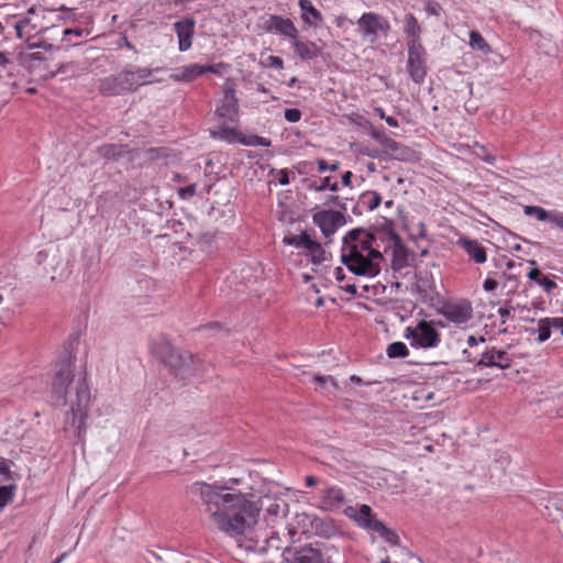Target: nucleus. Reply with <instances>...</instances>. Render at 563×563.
Wrapping results in <instances>:
<instances>
[{"label":"nucleus","mask_w":563,"mask_h":563,"mask_svg":"<svg viewBox=\"0 0 563 563\" xmlns=\"http://www.w3.org/2000/svg\"><path fill=\"white\" fill-rule=\"evenodd\" d=\"M187 490L205 518L231 538L246 536L258 521L261 508L240 492L205 482L192 483Z\"/></svg>","instance_id":"f257e3e1"},{"label":"nucleus","mask_w":563,"mask_h":563,"mask_svg":"<svg viewBox=\"0 0 563 563\" xmlns=\"http://www.w3.org/2000/svg\"><path fill=\"white\" fill-rule=\"evenodd\" d=\"M386 239L393 247L391 267L401 271L409 266V252L393 230L369 232L363 228L350 230L343 238L341 262L355 276L373 278L380 273L384 260L377 240Z\"/></svg>","instance_id":"f03ea898"},{"label":"nucleus","mask_w":563,"mask_h":563,"mask_svg":"<svg viewBox=\"0 0 563 563\" xmlns=\"http://www.w3.org/2000/svg\"><path fill=\"white\" fill-rule=\"evenodd\" d=\"M49 397L56 407L70 404L71 420L78 424L80 433L88 417L90 389L86 373H75L73 356L68 351L60 353L52 366Z\"/></svg>","instance_id":"7ed1b4c3"},{"label":"nucleus","mask_w":563,"mask_h":563,"mask_svg":"<svg viewBox=\"0 0 563 563\" xmlns=\"http://www.w3.org/2000/svg\"><path fill=\"white\" fill-rule=\"evenodd\" d=\"M155 353L176 378L186 379L194 375L195 356L190 352L176 349L168 341H162L156 345Z\"/></svg>","instance_id":"20e7f679"},{"label":"nucleus","mask_w":563,"mask_h":563,"mask_svg":"<svg viewBox=\"0 0 563 563\" xmlns=\"http://www.w3.org/2000/svg\"><path fill=\"white\" fill-rule=\"evenodd\" d=\"M344 515L354 520L361 528L368 531L376 532L390 545H399L400 539L397 532L372 515V508L368 505H362L360 509L353 506H347L344 509Z\"/></svg>","instance_id":"39448f33"},{"label":"nucleus","mask_w":563,"mask_h":563,"mask_svg":"<svg viewBox=\"0 0 563 563\" xmlns=\"http://www.w3.org/2000/svg\"><path fill=\"white\" fill-rule=\"evenodd\" d=\"M404 336L415 349H434L441 342V333L433 322L427 320L419 321L416 327H407Z\"/></svg>","instance_id":"423d86ee"},{"label":"nucleus","mask_w":563,"mask_h":563,"mask_svg":"<svg viewBox=\"0 0 563 563\" xmlns=\"http://www.w3.org/2000/svg\"><path fill=\"white\" fill-rule=\"evenodd\" d=\"M330 552L339 553L338 548L329 547L325 555L320 549L305 545L295 549L286 548L283 552L285 563H333Z\"/></svg>","instance_id":"0eeeda50"},{"label":"nucleus","mask_w":563,"mask_h":563,"mask_svg":"<svg viewBox=\"0 0 563 563\" xmlns=\"http://www.w3.org/2000/svg\"><path fill=\"white\" fill-rule=\"evenodd\" d=\"M133 75L131 69H124L118 74L110 75L100 80L98 89L103 96H121L133 91Z\"/></svg>","instance_id":"6e6552de"},{"label":"nucleus","mask_w":563,"mask_h":563,"mask_svg":"<svg viewBox=\"0 0 563 563\" xmlns=\"http://www.w3.org/2000/svg\"><path fill=\"white\" fill-rule=\"evenodd\" d=\"M408 59H407V71L409 77L416 84H421L427 75V51L422 44L409 45Z\"/></svg>","instance_id":"1a4fd4ad"},{"label":"nucleus","mask_w":563,"mask_h":563,"mask_svg":"<svg viewBox=\"0 0 563 563\" xmlns=\"http://www.w3.org/2000/svg\"><path fill=\"white\" fill-rule=\"evenodd\" d=\"M257 26L264 33L283 35L288 37L289 41L298 34V30L290 19L277 14H268L266 18H262V22Z\"/></svg>","instance_id":"9d476101"},{"label":"nucleus","mask_w":563,"mask_h":563,"mask_svg":"<svg viewBox=\"0 0 563 563\" xmlns=\"http://www.w3.org/2000/svg\"><path fill=\"white\" fill-rule=\"evenodd\" d=\"M85 20L86 26L67 27L63 31L60 43L57 45V49L67 51L70 47L79 46L82 43V38L92 35L93 16L87 15Z\"/></svg>","instance_id":"9b49d317"},{"label":"nucleus","mask_w":563,"mask_h":563,"mask_svg":"<svg viewBox=\"0 0 563 563\" xmlns=\"http://www.w3.org/2000/svg\"><path fill=\"white\" fill-rule=\"evenodd\" d=\"M217 114L230 122H233L239 113V103L235 97V89L232 81L227 80L223 85V98L217 108Z\"/></svg>","instance_id":"f8f14e48"},{"label":"nucleus","mask_w":563,"mask_h":563,"mask_svg":"<svg viewBox=\"0 0 563 563\" xmlns=\"http://www.w3.org/2000/svg\"><path fill=\"white\" fill-rule=\"evenodd\" d=\"M313 222L320 228L324 238L330 239L344 223V217L339 211H320L313 216Z\"/></svg>","instance_id":"ddd939ff"},{"label":"nucleus","mask_w":563,"mask_h":563,"mask_svg":"<svg viewBox=\"0 0 563 563\" xmlns=\"http://www.w3.org/2000/svg\"><path fill=\"white\" fill-rule=\"evenodd\" d=\"M440 313L450 322L455 324H463L470 321L473 317V309L470 302L445 303Z\"/></svg>","instance_id":"4468645a"},{"label":"nucleus","mask_w":563,"mask_h":563,"mask_svg":"<svg viewBox=\"0 0 563 563\" xmlns=\"http://www.w3.org/2000/svg\"><path fill=\"white\" fill-rule=\"evenodd\" d=\"M511 362L512 360L507 352L492 347L481 354L479 360L476 362V366L506 369L511 366Z\"/></svg>","instance_id":"2eb2a0df"},{"label":"nucleus","mask_w":563,"mask_h":563,"mask_svg":"<svg viewBox=\"0 0 563 563\" xmlns=\"http://www.w3.org/2000/svg\"><path fill=\"white\" fill-rule=\"evenodd\" d=\"M384 155L387 159H396L400 162H417L419 154L415 150L406 146L390 137L387 145L384 147Z\"/></svg>","instance_id":"dca6fc26"},{"label":"nucleus","mask_w":563,"mask_h":563,"mask_svg":"<svg viewBox=\"0 0 563 563\" xmlns=\"http://www.w3.org/2000/svg\"><path fill=\"white\" fill-rule=\"evenodd\" d=\"M196 21L192 18H184L174 23V30L178 37L180 52L188 51L192 45Z\"/></svg>","instance_id":"f3484780"},{"label":"nucleus","mask_w":563,"mask_h":563,"mask_svg":"<svg viewBox=\"0 0 563 563\" xmlns=\"http://www.w3.org/2000/svg\"><path fill=\"white\" fill-rule=\"evenodd\" d=\"M37 9L32 7L29 9L25 16L14 20L13 26L15 29L16 35L20 38H25L30 42L34 33H37L38 24L33 20V15H35Z\"/></svg>","instance_id":"a211bd4d"},{"label":"nucleus","mask_w":563,"mask_h":563,"mask_svg":"<svg viewBox=\"0 0 563 563\" xmlns=\"http://www.w3.org/2000/svg\"><path fill=\"white\" fill-rule=\"evenodd\" d=\"M296 55L302 60H312L319 57L322 49L319 45L311 41H302L298 38V34L290 41Z\"/></svg>","instance_id":"6ab92c4d"},{"label":"nucleus","mask_w":563,"mask_h":563,"mask_svg":"<svg viewBox=\"0 0 563 563\" xmlns=\"http://www.w3.org/2000/svg\"><path fill=\"white\" fill-rule=\"evenodd\" d=\"M345 504V495L338 486L327 487L321 493V507L325 510H336Z\"/></svg>","instance_id":"aec40b11"},{"label":"nucleus","mask_w":563,"mask_h":563,"mask_svg":"<svg viewBox=\"0 0 563 563\" xmlns=\"http://www.w3.org/2000/svg\"><path fill=\"white\" fill-rule=\"evenodd\" d=\"M362 36L369 43H375L378 38L377 34V13L366 12L357 21Z\"/></svg>","instance_id":"412c9836"},{"label":"nucleus","mask_w":563,"mask_h":563,"mask_svg":"<svg viewBox=\"0 0 563 563\" xmlns=\"http://www.w3.org/2000/svg\"><path fill=\"white\" fill-rule=\"evenodd\" d=\"M457 244L466 252L468 257L476 264H483L487 261L485 247L477 241L468 238H460Z\"/></svg>","instance_id":"4be33fe9"},{"label":"nucleus","mask_w":563,"mask_h":563,"mask_svg":"<svg viewBox=\"0 0 563 563\" xmlns=\"http://www.w3.org/2000/svg\"><path fill=\"white\" fill-rule=\"evenodd\" d=\"M298 5L301 11V20L306 25L319 27L322 24V14L310 0H299Z\"/></svg>","instance_id":"5701e85b"},{"label":"nucleus","mask_w":563,"mask_h":563,"mask_svg":"<svg viewBox=\"0 0 563 563\" xmlns=\"http://www.w3.org/2000/svg\"><path fill=\"white\" fill-rule=\"evenodd\" d=\"M23 64H26L30 74L34 77L35 80H44L46 78H40V74H44L47 70H54L51 68L46 58L42 57L41 53H32L27 55V57L23 60Z\"/></svg>","instance_id":"b1692460"},{"label":"nucleus","mask_w":563,"mask_h":563,"mask_svg":"<svg viewBox=\"0 0 563 563\" xmlns=\"http://www.w3.org/2000/svg\"><path fill=\"white\" fill-rule=\"evenodd\" d=\"M404 33L407 35V46L419 45L421 42L422 27L412 13H407L404 18Z\"/></svg>","instance_id":"393cba45"},{"label":"nucleus","mask_w":563,"mask_h":563,"mask_svg":"<svg viewBox=\"0 0 563 563\" xmlns=\"http://www.w3.org/2000/svg\"><path fill=\"white\" fill-rule=\"evenodd\" d=\"M552 329H562L563 335V317H547L538 321V339L539 343L545 342L551 336Z\"/></svg>","instance_id":"a878e982"},{"label":"nucleus","mask_w":563,"mask_h":563,"mask_svg":"<svg viewBox=\"0 0 563 563\" xmlns=\"http://www.w3.org/2000/svg\"><path fill=\"white\" fill-rule=\"evenodd\" d=\"M312 528L317 536L325 539H332L341 534L339 527L332 519H314Z\"/></svg>","instance_id":"bb28decb"},{"label":"nucleus","mask_w":563,"mask_h":563,"mask_svg":"<svg viewBox=\"0 0 563 563\" xmlns=\"http://www.w3.org/2000/svg\"><path fill=\"white\" fill-rule=\"evenodd\" d=\"M80 70H84V68H81L78 63H75V62L60 63L56 66V68H54V70H47L44 74H40V78L52 79V78L56 77L57 75H63L65 77H74Z\"/></svg>","instance_id":"cd10ccee"},{"label":"nucleus","mask_w":563,"mask_h":563,"mask_svg":"<svg viewBox=\"0 0 563 563\" xmlns=\"http://www.w3.org/2000/svg\"><path fill=\"white\" fill-rule=\"evenodd\" d=\"M205 74V69H202V65L199 64H190L184 66L181 68H177L175 73L172 75V78L175 81H191L201 75Z\"/></svg>","instance_id":"c85d7f7f"},{"label":"nucleus","mask_w":563,"mask_h":563,"mask_svg":"<svg viewBox=\"0 0 563 563\" xmlns=\"http://www.w3.org/2000/svg\"><path fill=\"white\" fill-rule=\"evenodd\" d=\"M382 202V197L376 191H365L358 197L357 208L362 210L372 211L376 209Z\"/></svg>","instance_id":"c756f323"},{"label":"nucleus","mask_w":563,"mask_h":563,"mask_svg":"<svg viewBox=\"0 0 563 563\" xmlns=\"http://www.w3.org/2000/svg\"><path fill=\"white\" fill-rule=\"evenodd\" d=\"M523 213L528 217H534L538 221H548L553 224L556 210H545L539 206H526L523 208Z\"/></svg>","instance_id":"7c9ffc66"},{"label":"nucleus","mask_w":563,"mask_h":563,"mask_svg":"<svg viewBox=\"0 0 563 563\" xmlns=\"http://www.w3.org/2000/svg\"><path fill=\"white\" fill-rule=\"evenodd\" d=\"M470 46L474 51H479L484 55H488L493 52L492 46L487 43V41L483 37V35L478 31L470 32Z\"/></svg>","instance_id":"2f4dec72"},{"label":"nucleus","mask_w":563,"mask_h":563,"mask_svg":"<svg viewBox=\"0 0 563 563\" xmlns=\"http://www.w3.org/2000/svg\"><path fill=\"white\" fill-rule=\"evenodd\" d=\"M153 71L154 70L148 67H141V68H137L135 71L132 70L133 81H134V84L132 86V90L135 91L139 87H141L143 85L152 84L153 80L151 78H152Z\"/></svg>","instance_id":"473e14b6"},{"label":"nucleus","mask_w":563,"mask_h":563,"mask_svg":"<svg viewBox=\"0 0 563 563\" xmlns=\"http://www.w3.org/2000/svg\"><path fill=\"white\" fill-rule=\"evenodd\" d=\"M289 244H294L296 247H301L310 252L312 249L317 247L319 242L312 240L307 232H302L299 235H294L289 240H287Z\"/></svg>","instance_id":"72a5a7b5"},{"label":"nucleus","mask_w":563,"mask_h":563,"mask_svg":"<svg viewBox=\"0 0 563 563\" xmlns=\"http://www.w3.org/2000/svg\"><path fill=\"white\" fill-rule=\"evenodd\" d=\"M56 11L59 12V14L57 15L58 21L77 22L78 20V13H76L75 9L67 8L64 4L59 5L57 9H42L43 13H53Z\"/></svg>","instance_id":"f704fd0d"},{"label":"nucleus","mask_w":563,"mask_h":563,"mask_svg":"<svg viewBox=\"0 0 563 563\" xmlns=\"http://www.w3.org/2000/svg\"><path fill=\"white\" fill-rule=\"evenodd\" d=\"M265 545L260 548V551H267L268 549L279 550L282 548V538L279 531L271 530L263 536Z\"/></svg>","instance_id":"c9c22d12"},{"label":"nucleus","mask_w":563,"mask_h":563,"mask_svg":"<svg viewBox=\"0 0 563 563\" xmlns=\"http://www.w3.org/2000/svg\"><path fill=\"white\" fill-rule=\"evenodd\" d=\"M287 511L288 505L283 500H275L271 503L266 508V512L269 517H274L275 519H279L280 521L286 516Z\"/></svg>","instance_id":"e433bc0d"},{"label":"nucleus","mask_w":563,"mask_h":563,"mask_svg":"<svg viewBox=\"0 0 563 563\" xmlns=\"http://www.w3.org/2000/svg\"><path fill=\"white\" fill-rule=\"evenodd\" d=\"M308 189L314 191H324L325 189H329L331 191H338L339 184L338 181H332L331 177H324L321 179L320 184H318L317 181H310L308 184Z\"/></svg>","instance_id":"4c0bfd02"},{"label":"nucleus","mask_w":563,"mask_h":563,"mask_svg":"<svg viewBox=\"0 0 563 563\" xmlns=\"http://www.w3.org/2000/svg\"><path fill=\"white\" fill-rule=\"evenodd\" d=\"M389 358L406 357L409 354L407 345L402 342H393L386 349Z\"/></svg>","instance_id":"58836bf2"},{"label":"nucleus","mask_w":563,"mask_h":563,"mask_svg":"<svg viewBox=\"0 0 563 563\" xmlns=\"http://www.w3.org/2000/svg\"><path fill=\"white\" fill-rule=\"evenodd\" d=\"M98 153L106 158H114L122 154V146L117 144H103L98 148Z\"/></svg>","instance_id":"ea45409f"},{"label":"nucleus","mask_w":563,"mask_h":563,"mask_svg":"<svg viewBox=\"0 0 563 563\" xmlns=\"http://www.w3.org/2000/svg\"><path fill=\"white\" fill-rule=\"evenodd\" d=\"M15 490L16 486L13 484L0 487V509L12 501Z\"/></svg>","instance_id":"a19ab883"},{"label":"nucleus","mask_w":563,"mask_h":563,"mask_svg":"<svg viewBox=\"0 0 563 563\" xmlns=\"http://www.w3.org/2000/svg\"><path fill=\"white\" fill-rule=\"evenodd\" d=\"M311 256V260L316 264H321L328 260L325 250L321 246V244H317V247L312 249L308 252Z\"/></svg>","instance_id":"79ce46f5"},{"label":"nucleus","mask_w":563,"mask_h":563,"mask_svg":"<svg viewBox=\"0 0 563 563\" xmlns=\"http://www.w3.org/2000/svg\"><path fill=\"white\" fill-rule=\"evenodd\" d=\"M371 136L378 142L383 148L387 145L390 137L386 134L384 129H372L369 132Z\"/></svg>","instance_id":"37998d69"},{"label":"nucleus","mask_w":563,"mask_h":563,"mask_svg":"<svg viewBox=\"0 0 563 563\" xmlns=\"http://www.w3.org/2000/svg\"><path fill=\"white\" fill-rule=\"evenodd\" d=\"M340 288L351 296H364L363 294L357 292V285L352 280V278L346 277L345 282L340 285Z\"/></svg>","instance_id":"c03bdc74"},{"label":"nucleus","mask_w":563,"mask_h":563,"mask_svg":"<svg viewBox=\"0 0 563 563\" xmlns=\"http://www.w3.org/2000/svg\"><path fill=\"white\" fill-rule=\"evenodd\" d=\"M424 10L429 15L440 16L443 12L442 7L440 3L435 1H427L424 5Z\"/></svg>","instance_id":"a18cd8bd"},{"label":"nucleus","mask_w":563,"mask_h":563,"mask_svg":"<svg viewBox=\"0 0 563 563\" xmlns=\"http://www.w3.org/2000/svg\"><path fill=\"white\" fill-rule=\"evenodd\" d=\"M30 48H43L45 51H58L57 46L49 43L47 40H38L34 42H29Z\"/></svg>","instance_id":"49530a36"},{"label":"nucleus","mask_w":563,"mask_h":563,"mask_svg":"<svg viewBox=\"0 0 563 563\" xmlns=\"http://www.w3.org/2000/svg\"><path fill=\"white\" fill-rule=\"evenodd\" d=\"M264 65L266 67H271V68H275V69H283L284 60L279 56L271 55L265 59Z\"/></svg>","instance_id":"de8ad7c7"},{"label":"nucleus","mask_w":563,"mask_h":563,"mask_svg":"<svg viewBox=\"0 0 563 563\" xmlns=\"http://www.w3.org/2000/svg\"><path fill=\"white\" fill-rule=\"evenodd\" d=\"M197 186L196 184H191L189 186L183 187L178 189V196L180 199H190L196 195Z\"/></svg>","instance_id":"09e8293b"},{"label":"nucleus","mask_w":563,"mask_h":563,"mask_svg":"<svg viewBox=\"0 0 563 563\" xmlns=\"http://www.w3.org/2000/svg\"><path fill=\"white\" fill-rule=\"evenodd\" d=\"M538 284L548 294H551L558 287L556 283L548 276L541 277Z\"/></svg>","instance_id":"8fccbe9b"},{"label":"nucleus","mask_w":563,"mask_h":563,"mask_svg":"<svg viewBox=\"0 0 563 563\" xmlns=\"http://www.w3.org/2000/svg\"><path fill=\"white\" fill-rule=\"evenodd\" d=\"M361 153L363 155H366L368 157H372V158H378L380 161H386V157L384 155V148L383 150H377V148H363L361 151Z\"/></svg>","instance_id":"3c124183"},{"label":"nucleus","mask_w":563,"mask_h":563,"mask_svg":"<svg viewBox=\"0 0 563 563\" xmlns=\"http://www.w3.org/2000/svg\"><path fill=\"white\" fill-rule=\"evenodd\" d=\"M285 119L290 123H296L301 119V111L296 108L286 109Z\"/></svg>","instance_id":"603ef678"},{"label":"nucleus","mask_w":563,"mask_h":563,"mask_svg":"<svg viewBox=\"0 0 563 563\" xmlns=\"http://www.w3.org/2000/svg\"><path fill=\"white\" fill-rule=\"evenodd\" d=\"M317 164H318V170L320 173H323L325 170L336 172L340 166L338 162L329 165L324 159H318Z\"/></svg>","instance_id":"864d4df0"},{"label":"nucleus","mask_w":563,"mask_h":563,"mask_svg":"<svg viewBox=\"0 0 563 563\" xmlns=\"http://www.w3.org/2000/svg\"><path fill=\"white\" fill-rule=\"evenodd\" d=\"M225 68L227 65L223 63H218L213 65H202V69H205V73L221 74V70Z\"/></svg>","instance_id":"5fc2aeb1"},{"label":"nucleus","mask_w":563,"mask_h":563,"mask_svg":"<svg viewBox=\"0 0 563 563\" xmlns=\"http://www.w3.org/2000/svg\"><path fill=\"white\" fill-rule=\"evenodd\" d=\"M314 380L320 386H324L327 383H330L335 388L338 387V384H336L335 379L332 376H329V375L328 376H316Z\"/></svg>","instance_id":"6e6d98bb"},{"label":"nucleus","mask_w":563,"mask_h":563,"mask_svg":"<svg viewBox=\"0 0 563 563\" xmlns=\"http://www.w3.org/2000/svg\"><path fill=\"white\" fill-rule=\"evenodd\" d=\"M514 308L511 306H504L498 309V314L503 318L501 325L506 323V319L511 317V311Z\"/></svg>","instance_id":"4d7b16f0"},{"label":"nucleus","mask_w":563,"mask_h":563,"mask_svg":"<svg viewBox=\"0 0 563 563\" xmlns=\"http://www.w3.org/2000/svg\"><path fill=\"white\" fill-rule=\"evenodd\" d=\"M362 289H363L364 292H368L369 289H373L374 290L373 294L374 295H378V294H383L384 292L385 286L380 285V284L374 285V286L363 285Z\"/></svg>","instance_id":"13d9d810"},{"label":"nucleus","mask_w":563,"mask_h":563,"mask_svg":"<svg viewBox=\"0 0 563 563\" xmlns=\"http://www.w3.org/2000/svg\"><path fill=\"white\" fill-rule=\"evenodd\" d=\"M389 29V22L385 19H382L380 15L377 14V32L382 31L384 33H387Z\"/></svg>","instance_id":"bf43d9fd"},{"label":"nucleus","mask_w":563,"mask_h":563,"mask_svg":"<svg viewBox=\"0 0 563 563\" xmlns=\"http://www.w3.org/2000/svg\"><path fill=\"white\" fill-rule=\"evenodd\" d=\"M543 277L542 273L540 272L539 268L537 267H533L529 273H528V278L536 282V283H539L540 278Z\"/></svg>","instance_id":"052dcab7"},{"label":"nucleus","mask_w":563,"mask_h":563,"mask_svg":"<svg viewBox=\"0 0 563 563\" xmlns=\"http://www.w3.org/2000/svg\"><path fill=\"white\" fill-rule=\"evenodd\" d=\"M483 286L486 291H493L498 287V283L493 278H486Z\"/></svg>","instance_id":"680f3d73"},{"label":"nucleus","mask_w":563,"mask_h":563,"mask_svg":"<svg viewBox=\"0 0 563 563\" xmlns=\"http://www.w3.org/2000/svg\"><path fill=\"white\" fill-rule=\"evenodd\" d=\"M553 225L556 229L563 231V212L562 211L556 210L555 218H554V221H553Z\"/></svg>","instance_id":"e2e57ef3"},{"label":"nucleus","mask_w":563,"mask_h":563,"mask_svg":"<svg viewBox=\"0 0 563 563\" xmlns=\"http://www.w3.org/2000/svg\"><path fill=\"white\" fill-rule=\"evenodd\" d=\"M333 275L335 277V279L339 282V284L341 285L343 282H345L346 279V276L344 274V271L343 268L341 267H336L333 272Z\"/></svg>","instance_id":"0e129e2a"},{"label":"nucleus","mask_w":563,"mask_h":563,"mask_svg":"<svg viewBox=\"0 0 563 563\" xmlns=\"http://www.w3.org/2000/svg\"><path fill=\"white\" fill-rule=\"evenodd\" d=\"M479 342H482V343L485 342V338L484 336L476 338L475 335H470L467 338V345L470 347L477 345Z\"/></svg>","instance_id":"69168bd1"},{"label":"nucleus","mask_w":563,"mask_h":563,"mask_svg":"<svg viewBox=\"0 0 563 563\" xmlns=\"http://www.w3.org/2000/svg\"><path fill=\"white\" fill-rule=\"evenodd\" d=\"M352 177H353L352 172H350V170L345 172L342 175V184H343V186L351 187L352 186Z\"/></svg>","instance_id":"338daca9"},{"label":"nucleus","mask_w":563,"mask_h":563,"mask_svg":"<svg viewBox=\"0 0 563 563\" xmlns=\"http://www.w3.org/2000/svg\"><path fill=\"white\" fill-rule=\"evenodd\" d=\"M10 474L9 466L5 463V460L0 457V475L8 477Z\"/></svg>","instance_id":"774afa93"}]
</instances>
